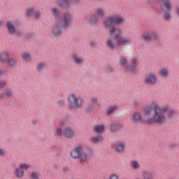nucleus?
<instances>
[{
	"label": "nucleus",
	"mask_w": 179,
	"mask_h": 179,
	"mask_svg": "<svg viewBox=\"0 0 179 179\" xmlns=\"http://www.w3.org/2000/svg\"><path fill=\"white\" fill-rule=\"evenodd\" d=\"M73 22V14L71 13L69 10H66L62 13L61 20L55 22L52 27V35L53 37L58 38L62 36L64 29H68L71 27Z\"/></svg>",
	"instance_id": "obj_1"
},
{
	"label": "nucleus",
	"mask_w": 179,
	"mask_h": 179,
	"mask_svg": "<svg viewBox=\"0 0 179 179\" xmlns=\"http://www.w3.org/2000/svg\"><path fill=\"white\" fill-rule=\"evenodd\" d=\"M121 34H122V33L109 34L110 37L108 38L106 41V45L107 48L111 51H114L117 47H120V45H131V43L132 41L131 38H125L121 36Z\"/></svg>",
	"instance_id": "obj_2"
},
{
	"label": "nucleus",
	"mask_w": 179,
	"mask_h": 179,
	"mask_svg": "<svg viewBox=\"0 0 179 179\" xmlns=\"http://www.w3.org/2000/svg\"><path fill=\"white\" fill-rule=\"evenodd\" d=\"M124 23V18L120 14H115L106 17L103 22V26L106 30H108L109 34H114L116 33H122L120 28L115 27L114 24H122Z\"/></svg>",
	"instance_id": "obj_3"
},
{
	"label": "nucleus",
	"mask_w": 179,
	"mask_h": 179,
	"mask_svg": "<svg viewBox=\"0 0 179 179\" xmlns=\"http://www.w3.org/2000/svg\"><path fill=\"white\" fill-rule=\"evenodd\" d=\"M145 122L147 125H163L166 122V116L163 114V111L159 105H154V115L152 117H145Z\"/></svg>",
	"instance_id": "obj_4"
},
{
	"label": "nucleus",
	"mask_w": 179,
	"mask_h": 179,
	"mask_svg": "<svg viewBox=\"0 0 179 179\" xmlns=\"http://www.w3.org/2000/svg\"><path fill=\"white\" fill-rule=\"evenodd\" d=\"M89 150L83 149V147L78 145L70 152L71 157L74 160L78 159L80 163H86L89 160Z\"/></svg>",
	"instance_id": "obj_5"
},
{
	"label": "nucleus",
	"mask_w": 179,
	"mask_h": 179,
	"mask_svg": "<svg viewBox=\"0 0 179 179\" xmlns=\"http://www.w3.org/2000/svg\"><path fill=\"white\" fill-rule=\"evenodd\" d=\"M67 101L72 108H82L85 106V97L73 92L68 95Z\"/></svg>",
	"instance_id": "obj_6"
},
{
	"label": "nucleus",
	"mask_w": 179,
	"mask_h": 179,
	"mask_svg": "<svg viewBox=\"0 0 179 179\" xmlns=\"http://www.w3.org/2000/svg\"><path fill=\"white\" fill-rule=\"evenodd\" d=\"M20 23L17 20H8L6 23L7 31L10 36H15L17 38L22 37V29H17Z\"/></svg>",
	"instance_id": "obj_7"
},
{
	"label": "nucleus",
	"mask_w": 179,
	"mask_h": 179,
	"mask_svg": "<svg viewBox=\"0 0 179 179\" xmlns=\"http://www.w3.org/2000/svg\"><path fill=\"white\" fill-rule=\"evenodd\" d=\"M131 64H128V60L125 59L123 56H121L120 59V65L122 68H125L131 73H136V68H138V59L136 58L133 57L130 59Z\"/></svg>",
	"instance_id": "obj_8"
},
{
	"label": "nucleus",
	"mask_w": 179,
	"mask_h": 179,
	"mask_svg": "<svg viewBox=\"0 0 179 179\" xmlns=\"http://www.w3.org/2000/svg\"><path fill=\"white\" fill-rule=\"evenodd\" d=\"M141 38L145 43H152V41H160V32L156 29L147 31L141 35Z\"/></svg>",
	"instance_id": "obj_9"
},
{
	"label": "nucleus",
	"mask_w": 179,
	"mask_h": 179,
	"mask_svg": "<svg viewBox=\"0 0 179 179\" xmlns=\"http://www.w3.org/2000/svg\"><path fill=\"white\" fill-rule=\"evenodd\" d=\"M154 3H159L162 2L163 6L166 9L162 15L163 20L165 22H170L171 20V4L170 3V0H152Z\"/></svg>",
	"instance_id": "obj_10"
},
{
	"label": "nucleus",
	"mask_w": 179,
	"mask_h": 179,
	"mask_svg": "<svg viewBox=\"0 0 179 179\" xmlns=\"http://www.w3.org/2000/svg\"><path fill=\"white\" fill-rule=\"evenodd\" d=\"M157 80V75L155 72H150L145 75L143 82L145 86H155Z\"/></svg>",
	"instance_id": "obj_11"
},
{
	"label": "nucleus",
	"mask_w": 179,
	"mask_h": 179,
	"mask_svg": "<svg viewBox=\"0 0 179 179\" xmlns=\"http://www.w3.org/2000/svg\"><path fill=\"white\" fill-rule=\"evenodd\" d=\"M100 108V102L99 101V97L92 96L90 99L89 106L87 108V113H93L96 108Z\"/></svg>",
	"instance_id": "obj_12"
},
{
	"label": "nucleus",
	"mask_w": 179,
	"mask_h": 179,
	"mask_svg": "<svg viewBox=\"0 0 179 179\" xmlns=\"http://www.w3.org/2000/svg\"><path fill=\"white\" fill-rule=\"evenodd\" d=\"M71 59L74 65H76L77 66H82L85 64V62H86V59H85V57L78 53H73L71 55Z\"/></svg>",
	"instance_id": "obj_13"
},
{
	"label": "nucleus",
	"mask_w": 179,
	"mask_h": 179,
	"mask_svg": "<svg viewBox=\"0 0 179 179\" xmlns=\"http://www.w3.org/2000/svg\"><path fill=\"white\" fill-rule=\"evenodd\" d=\"M162 111L164 114H166V118H174L177 114H178V110L171 109L169 106H164L162 108Z\"/></svg>",
	"instance_id": "obj_14"
},
{
	"label": "nucleus",
	"mask_w": 179,
	"mask_h": 179,
	"mask_svg": "<svg viewBox=\"0 0 179 179\" xmlns=\"http://www.w3.org/2000/svg\"><path fill=\"white\" fill-rule=\"evenodd\" d=\"M63 135L66 139H72L75 136V129L73 127H66L63 130Z\"/></svg>",
	"instance_id": "obj_15"
},
{
	"label": "nucleus",
	"mask_w": 179,
	"mask_h": 179,
	"mask_svg": "<svg viewBox=\"0 0 179 179\" xmlns=\"http://www.w3.org/2000/svg\"><path fill=\"white\" fill-rule=\"evenodd\" d=\"M50 13L56 22L61 20V11L57 7H52Z\"/></svg>",
	"instance_id": "obj_16"
},
{
	"label": "nucleus",
	"mask_w": 179,
	"mask_h": 179,
	"mask_svg": "<svg viewBox=\"0 0 179 179\" xmlns=\"http://www.w3.org/2000/svg\"><path fill=\"white\" fill-rule=\"evenodd\" d=\"M56 2L61 9H69V6H71L69 0H56Z\"/></svg>",
	"instance_id": "obj_17"
},
{
	"label": "nucleus",
	"mask_w": 179,
	"mask_h": 179,
	"mask_svg": "<svg viewBox=\"0 0 179 179\" xmlns=\"http://www.w3.org/2000/svg\"><path fill=\"white\" fill-rule=\"evenodd\" d=\"M123 126L122 124L120 122H115L110 124V131L111 132H118L120 129H122Z\"/></svg>",
	"instance_id": "obj_18"
},
{
	"label": "nucleus",
	"mask_w": 179,
	"mask_h": 179,
	"mask_svg": "<svg viewBox=\"0 0 179 179\" xmlns=\"http://www.w3.org/2000/svg\"><path fill=\"white\" fill-rule=\"evenodd\" d=\"M100 20V18L95 14H93L88 20L87 23L90 24V26H96L99 21Z\"/></svg>",
	"instance_id": "obj_19"
},
{
	"label": "nucleus",
	"mask_w": 179,
	"mask_h": 179,
	"mask_svg": "<svg viewBox=\"0 0 179 179\" xmlns=\"http://www.w3.org/2000/svg\"><path fill=\"white\" fill-rule=\"evenodd\" d=\"M132 122H138L139 124H144L145 120H143V118L142 117V115H141L138 113H135L133 114V118L131 120Z\"/></svg>",
	"instance_id": "obj_20"
},
{
	"label": "nucleus",
	"mask_w": 179,
	"mask_h": 179,
	"mask_svg": "<svg viewBox=\"0 0 179 179\" xmlns=\"http://www.w3.org/2000/svg\"><path fill=\"white\" fill-rule=\"evenodd\" d=\"M45 69V62H40L36 64V71L38 73H41V72H44Z\"/></svg>",
	"instance_id": "obj_21"
},
{
	"label": "nucleus",
	"mask_w": 179,
	"mask_h": 179,
	"mask_svg": "<svg viewBox=\"0 0 179 179\" xmlns=\"http://www.w3.org/2000/svg\"><path fill=\"white\" fill-rule=\"evenodd\" d=\"M118 109V106L116 105L110 106L106 110V115L108 116L113 115L115 114V112Z\"/></svg>",
	"instance_id": "obj_22"
},
{
	"label": "nucleus",
	"mask_w": 179,
	"mask_h": 179,
	"mask_svg": "<svg viewBox=\"0 0 179 179\" xmlns=\"http://www.w3.org/2000/svg\"><path fill=\"white\" fill-rule=\"evenodd\" d=\"M115 150L117 153H124L125 152V144L124 143H118L115 147Z\"/></svg>",
	"instance_id": "obj_23"
},
{
	"label": "nucleus",
	"mask_w": 179,
	"mask_h": 179,
	"mask_svg": "<svg viewBox=\"0 0 179 179\" xmlns=\"http://www.w3.org/2000/svg\"><path fill=\"white\" fill-rule=\"evenodd\" d=\"M94 15H96L99 19L100 17H103V16H106V10L103 8H96L95 10Z\"/></svg>",
	"instance_id": "obj_24"
},
{
	"label": "nucleus",
	"mask_w": 179,
	"mask_h": 179,
	"mask_svg": "<svg viewBox=\"0 0 179 179\" xmlns=\"http://www.w3.org/2000/svg\"><path fill=\"white\" fill-rule=\"evenodd\" d=\"M155 105H151L144 108V115L149 116L152 114V111H155Z\"/></svg>",
	"instance_id": "obj_25"
},
{
	"label": "nucleus",
	"mask_w": 179,
	"mask_h": 179,
	"mask_svg": "<svg viewBox=\"0 0 179 179\" xmlns=\"http://www.w3.org/2000/svg\"><path fill=\"white\" fill-rule=\"evenodd\" d=\"M14 174L15 175V177L17 178H22V177H23V176H24V171H23V169H20V167L16 168L14 171Z\"/></svg>",
	"instance_id": "obj_26"
},
{
	"label": "nucleus",
	"mask_w": 179,
	"mask_h": 179,
	"mask_svg": "<svg viewBox=\"0 0 179 179\" xmlns=\"http://www.w3.org/2000/svg\"><path fill=\"white\" fill-rule=\"evenodd\" d=\"M21 58L26 62H30V61H31V55L27 52H25L22 53Z\"/></svg>",
	"instance_id": "obj_27"
},
{
	"label": "nucleus",
	"mask_w": 179,
	"mask_h": 179,
	"mask_svg": "<svg viewBox=\"0 0 179 179\" xmlns=\"http://www.w3.org/2000/svg\"><path fill=\"white\" fill-rule=\"evenodd\" d=\"M143 177L144 179H153V172L150 171H143Z\"/></svg>",
	"instance_id": "obj_28"
},
{
	"label": "nucleus",
	"mask_w": 179,
	"mask_h": 179,
	"mask_svg": "<svg viewBox=\"0 0 179 179\" xmlns=\"http://www.w3.org/2000/svg\"><path fill=\"white\" fill-rule=\"evenodd\" d=\"M90 141L92 143H93L94 145H96L97 143H99V142H101V141H103V136H93V137H91Z\"/></svg>",
	"instance_id": "obj_29"
},
{
	"label": "nucleus",
	"mask_w": 179,
	"mask_h": 179,
	"mask_svg": "<svg viewBox=\"0 0 179 179\" xmlns=\"http://www.w3.org/2000/svg\"><path fill=\"white\" fill-rule=\"evenodd\" d=\"M6 64H8L9 66H16V65H17V61L13 57L8 58Z\"/></svg>",
	"instance_id": "obj_30"
},
{
	"label": "nucleus",
	"mask_w": 179,
	"mask_h": 179,
	"mask_svg": "<svg viewBox=\"0 0 179 179\" xmlns=\"http://www.w3.org/2000/svg\"><path fill=\"white\" fill-rule=\"evenodd\" d=\"M8 59H9V56L8 54L3 52L0 55V61L1 62L6 64V62H8Z\"/></svg>",
	"instance_id": "obj_31"
},
{
	"label": "nucleus",
	"mask_w": 179,
	"mask_h": 179,
	"mask_svg": "<svg viewBox=\"0 0 179 179\" xmlns=\"http://www.w3.org/2000/svg\"><path fill=\"white\" fill-rule=\"evenodd\" d=\"M159 75L162 78H167L169 76V70L166 68H163L159 71Z\"/></svg>",
	"instance_id": "obj_32"
},
{
	"label": "nucleus",
	"mask_w": 179,
	"mask_h": 179,
	"mask_svg": "<svg viewBox=\"0 0 179 179\" xmlns=\"http://www.w3.org/2000/svg\"><path fill=\"white\" fill-rule=\"evenodd\" d=\"M130 167L133 169V170H138L139 169V163L138 161H131Z\"/></svg>",
	"instance_id": "obj_33"
},
{
	"label": "nucleus",
	"mask_w": 179,
	"mask_h": 179,
	"mask_svg": "<svg viewBox=\"0 0 179 179\" xmlns=\"http://www.w3.org/2000/svg\"><path fill=\"white\" fill-rule=\"evenodd\" d=\"M34 8H27L25 13L26 16H27L28 17H30V16H34Z\"/></svg>",
	"instance_id": "obj_34"
},
{
	"label": "nucleus",
	"mask_w": 179,
	"mask_h": 179,
	"mask_svg": "<svg viewBox=\"0 0 179 179\" xmlns=\"http://www.w3.org/2000/svg\"><path fill=\"white\" fill-rule=\"evenodd\" d=\"M94 131L95 132H98V134H101V132H103V131H104V127L99 126V125L94 126Z\"/></svg>",
	"instance_id": "obj_35"
},
{
	"label": "nucleus",
	"mask_w": 179,
	"mask_h": 179,
	"mask_svg": "<svg viewBox=\"0 0 179 179\" xmlns=\"http://www.w3.org/2000/svg\"><path fill=\"white\" fill-rule=\"evenodd\" d=\"M4 93L7 97H12V95L13 94V92L9 88H6L4 90Z\"/></svg>",
	"instance_id": "obj_36"
},
{
	"label": "nucleus",
	"mask_w": 179,
	"mask_h": 179,
	"mask_svg": "<svg viewBox=\"0 0 179 179\" xmlns=\"http://www.w3.org/2000/svg\"><path fill=\"white\" fill-rule=\"evenodd\" d=\"M42 15H43V13L39 10H36V11L34 12V16L36 20H38V19L41 17Z\"/></svg>",
	"instance_id": "obj_37"
},
{
	"label": "nucleus",
	"mask_w": 179,
	"mask_h": 179,
	"mask_svg": "<svg viewBox=\"0 0 179 179\" xmlns=\"http://www.w3.org/2000/svg\"><path fill=\"white\" fill-rule=\"evenodd\" d=\"M30 167H31L30 166V164H21L20 165V168L22 169V170H29V169H30Z\"/></svg>",
	"instance_id": "obj_38"
},
{
	"label": "nucleus",
	"mask_w": 179,
	"mask_h": 179,
	"mask_svg": "<svg viewBox=\"0 0 179 179\" xmlns=\"http://www.w3.org/2000/svg\"><path fill=\"white\" fill-rule=\"evenodd\" d=\"M106 73H113L114 72V69L112 66H108L105 68Z\"/></svg>",
	"instance_id": "obj_39"
},
{
	"label": "nucleus",
	"mask_w": 179,
	"mask_h": 179,
	"mask_svg": "<svg viewBox=\"0 0 179 179\" xmlns=\"http://www.w3.org/2000/svg\"><path fill=\"white\" fill-rule=\"evenodd\" d=\"M59 107H64L65 106V101L64 99H60L57 101Z\"/></svg>",
	"instance_id": "obj_40"
},
{
	"label": "nucleus",
	"mask_w": 179,
	"mask_h": 179,
	"mask_svg": "<svg viewBox=\"0 0 179 179\" xmlns=\"http://www.w3.org/2000/svg\"><path fill=\"white\" fill-rule=\"evenodd\" d=\"M6 99L5 92H0V101H3Z\"/></svg>",
	"instance_id": "obj_41"
},
{
	"label": "nucleus",
	"mask_w": 179,
	"mask_h": 179,
	"mask_svg": "<svg viewBox=\"0 0 179 179\" xmlns=\"http://www.w3.org/2000/svg\"><path fill=\"white\" fill-rule=\"evenodd\" d=\"M70 5L73 3L74 5H79L80 3V0H69Z\"/></svg>",
	"instance_id": "obj_42"
},
{
	"label": "nucleus",
	"mask_w": 179,
	"mask_h": 179,
	"mask_svg": "<svg viewBox=\"0 0 179 179\" xmlns=\"http://www.w3.org/2000/svg\"><path fill=\"white\" fill-rule=\"evenodd\" d=\"M31 179H38V174H37V173H36V172H33L31 174Z\"/></svg>",
	"instance_id": "obj_43"
},
{
	"label": "nucleus",
	"mask_w": 179,
	"mask_h": 179,
	"mask_svg": "<svg viewBox=\"0 0 179 179\" xmlns=\"http://www.w3.org/2000/svg\"><path fill=\"white\" fill-rule=\"evenodd\" d=\"M107 179H118V176L117 174H110Z\"/></svg>",
	"instance_id": "obj_44"
},
{
	"label": "nucleus",
	"mask_w": 179,
	"mask_h": 179,
	"mask_svg": "<svg viewBox=\"0 0 179 179\" xmlns=\"http://www.w3.org/2000/svg\"><path fill=\"white\" fill-rule=\"evenodd\" d=\"M56 134L58 135V136H61V135H62V129L58 127L56 130Z\"/></svg>",
	"instance_id": "obj_45"
},
{
	"label": "nucleus",
	"mask_w": 179,
	"mask_h": 179,
	"mask_svg": "<svg viewBox=\"0 0 179 179\" xmlns=\"http://www.w3.org/2000/svg\"><path fill=\"white\" fill-rule=\"evenodd\" d=\"M5 85H6V81L3 80L0 82V89H2V87H3V86H5Z\"/></svg>",
	"instance_id": "obj_46"
},
{
	"label": "nucleus",
	"mask_w": 179,
	"mask_h": 179,
	"mask_svg": "<svg viewBox=\"0 0 179 179\" xmlns=\"http://www.w3.org/2000/svg\"><path fill=\"white\" fill-rule=\"evenodd\" d=\"M90 45L91 48H94L96 47V42H94V41L90 42Z\"/></svg>",
	"instance_id": "obj_47"
},
{
	"label": "nucleus",
	"mask_w": 179,
	"mask_h": 179,
	"mask_svg": "<svg viewBox=\"0 0 179 179\" xmlns=\"http://www.w3.org/2000/svg\"><path fill=\"white\" fill-rule=\"evenodd\" d=\"M68 170H69V167H67V166H63L62 167L63 173H66V171H68Z\"/></svg>",
	"instance_id": "obj_48"
},
{
	"label": "nucleus",
	"mask_w": 179,
	"mask_h": 179,
	"mask_svg": "<svg viewBox=\"0 0 179 179\" xmlns=\"http://www.w3.org/2000/svg\"><path fill=\"white\" fill-rule=\"evenodd\" d=\"M0 156H1V157L5 156V150H3L1 149V148H0Z\"/></svg>",
	"instance_id": "obj_49"
},
{
	"label": "nucleus",
	"mask_w": 179,
	"mask_h": 179,
	"mask_svg": "<svg viewBox=\"0 0 179 179\" xmlns=\"http://www.w3.org/2000/svg\"><path fill=\"white\" fill-rule=\"evenodd\" d=\"M38 124V120H32V125H37Z\"/></svg>",
	"instance_id": "obj_50"
},
{
	"label": "nucleus",
	"mask_w": 179,
	"mask_h": 179,
	"mask_svg": "<svg viewBox=\"0 0 179 179\" xmlns=\"http://www.w3.org/2000/svg\"><path fill=\"white\" fill-rule=\"evenodd\" d=\"M146 5L150 6L152 5V2L150 0H146L145 1Z\"/></svg>",
	"instance_id": "obj_51"
},
{
	"label": "nucleus",
	"mask_w": 179,
	"mask_h": 179,
	"mask_svg": "<svg viewBox=\"0 0 179 179\" xmlns=\"http://www.w3.org/2000/svg\"><path fill=\"white\" fill-rule=\"evenodd\" d=\"M171 148H172L173 149H176V148H177V145H176V143H173V144L171 145Z\"/></svg>",
	"instance_id": "obj_52"
},
{
	"label": "nucleus",
	"mask_w": 179,
	"mask_h": 179,
	"mask_svg": "<svg viewBox=\"0 0 179 179\" xmlns=\"http://www.w3.org/2000/svg\"><path fill=\"white\" fill-rule=\"evenodd\" d=\"M2 24H3V22H2V20H0V27L1 26H2Z\"/></svg>",
	"instance_id": "obj_53"
},
{
	"label": "nucleus",
	"mask_w": 179,
	"mask_h": 179,
	"mask_svg": "<svg viewBox=\"0 0 179 179\" xmlns=\"http://www.w3.org/2000/svg\"><path fill=\"white\" fill-rule=\"evenodd\" d=\"M0 75H2V71L0 70Z\"/></svg>",
	"instance_id": "obj_54"
}]
</instances>
